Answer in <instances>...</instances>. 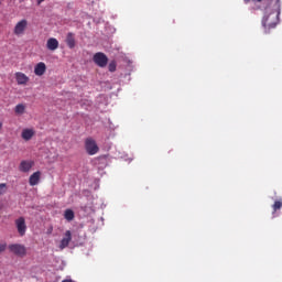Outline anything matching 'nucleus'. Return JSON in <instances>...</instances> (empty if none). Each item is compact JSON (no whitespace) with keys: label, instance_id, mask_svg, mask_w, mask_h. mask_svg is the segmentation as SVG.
<instances>
[{"label":"nucleus","instance_id":"nucleus-1","mask_svg":"<svg viewBox=\"0 0 282 282\" xmlns=\"http://www.w3.org/2000/svg\"><path fill=\"white\" fill-rule=\"evenodd\" d=\"M267 13L262 19V25L268 32L274 30L279 25V15L281 14V3L274 4V11L269 12L268 8L265 9Z\"/></svg>","mask_w":282,"mask_h":282},{"label":"nucleus","instance_id":"nucleus-2","mask_svg":"<svg viewBox=\"0 0 282 282\" xmlns=\"http://www.w3.org/2000/svg\"><path fill=\"white\" fill-rule=\"evenodd\" d=\"M85 149L88 155H96L100 149L98 148V144H96V140L91 138H87L85 140Z\"/></svg>","mask_w":282,"mask_h":282},{"label":"nucleus","instance_id":"nucleus-3","mask_svg":"<svg viewBox=\"0 0 282 282\" xmlns=\"http://www.w3.org/2000/svg\"><path fill=\"white\" fill-rule=\"evenodd\" d=\"M9 250L17 257H25L28 254V249L21 243L9 245Z\"/></svg>","mask_w":282,"mask_h":282},{"label":"nucleus","instance_id":"nucleus-4","mask_svg":"<svg viewBox=\"0 0 282 282\" xmlns=\"http://www.w3.org/2000/svg\"><path fill=\"white\" fill-rule=\"evenodd\" d=\"M93 61L95 64L98 65V67H107V63H109V57H107L105 53L99 52L94 55Z\"/></svg>","mask_w":282,"mask_h":282},{"label":"nucleus","instance_id":"nucleus-5","mask_svg":"<svg viewBox=\"0 0 282 282\" xmlns=\"http://www.w3.org/2000/svg\"><path fill=\"white\" fill-rule=\"evenodd\" d=\"M15 228L20 237H25V232L28 231V225H25L24 217H19L18 219H15Z\"/></svg>","mask_w":282,"mask_h":282},{"label":"nucleus","instance_id":"nucleus-6","mask_svg":"<svg viewBox=\"0 0 282 282\" xmlns=\"http://www.w3.org/2000/svg\"><path fill=\"white\" fill-rule=\"evenodd\" d=\"M25 30H28V20L23 19L15 24L13 34L21 36V34H25Z\"/></svg>","mask_w":282,"mask_h":282},{"label":"nucleus","instance_id":"nucleus-7","mask_svg":"<svg viewBox=\"0 0 282 282\" xmlns=\"http://www.w3.org/2000/svg\"><path fill=\"white\" fill-rule=\"evenodd\" d=\"M33 166H34V161L23 160V161H21V163L19 165V171L21 173H30V171H32Z\"/></svg>","mask_w":282,"mask_h":282},{"label":"nucleus","instance_id":"nucleus-8","mask_svg":"<svg viewBox=\"0 0 282 282\" xmlns=\"http://www.w3.org/2000/svg\"><path fill=\"white\" fill-rule=\"evenodd\" d=\"M70 242H72V231L66 230V232L64 234V238L59 242V249L65 250V248H67V246H69Z\"/></svg>","mask_w":282,"mask_h":282},{"label":"nucleus","instance_id":"nucleus-9","mask_svg":"<svg viewBox=\"0 0 282 282\" xmlns=\"http://www.w3.org/2000/svg\"><path fill=\"white\" fill-rule=\"evenodd\" d=\"M15 80H17L18 85L25 86V85H28V83H30V77L28 75H25L24 73L17 72Z\"/></svg>","mask_w":282,"mask_h":282},{"label":"nucleus","instance_id":"nucleus-10","mask_svg":"<svg viewBox=\"0 0 282 282\" xmlns=\"http://www.w3.org/2000/svg\"><path fill=\"white\" fill-rule=\"evenodd\" d=\"M65 43L67 47H69V50H74V47H76V34H74L73 32H68Z\"/></svg>","mask_w":282,"mask_h":282},{"label":"nucleus","instance_id":"nucleus-11","mask_svg":"<svg viewBox=\"0 0 282 282\" xmlns=\"http://www.w3.org/2000/svg\"><path fill=\"white\" fill-rule=\"evenodd\" d=\"M45 72H47V66L43 62H40L35 65L34 67L35 76H43Z\"/></svg>","mask_w":282,"mask_h":282},{"label":"nucleus","instance_id":"nucleus-12","mask_svg":"<svg viewBox=\"0 0 282 282\" xmlns=\"http://www.w3.org/2000/svg\"><path fill=\"white\" fill-rule=\"evenodd\" d=\"M46 47L51 52H55V50H58V40L56 37H50L46 42Z\"/></svg>","mask_w":282,"mask_h":282},{"label":"nucleus","instance_id":"nucleus-13","mask_svg":"<svg viewBox=\"0 0 282 282\" xmlns=\"http://www.w3.org/2000/svg\"><path fill=\"white\" fill-rule=\"evenodd\" d=\"M39 182H41V172H34L30 178H29V184L30 186H36V184H39Z\"/></svg>","mask_w":282,"mask_h":282},{"label":"nucleus","instance_id":"nucleus-14","mask_svg":"<svg viewBox=\"0 0 282 282\" xmlns=\"http://www.w3.org/2000/svg\"><path fill=\"white\" fill-rule=\"evenodd\" d=\"M22 138L28 142L31 138H34V130L24 129L22 130Z\"/></svg>","mask_w":282,"mask_h":282},{"label":"nucleus","instance_id":"nucleus-15","mask_svg":"<svg viewBox=\"0 0 282 282\" xmlns=\"http://www.w3.org/2000/svg\"><path fill=\"white\" fill-rule=\"evenodd\" d=\"M74 217H75L74 210L66 209L64 212V219H66V221H74Z\"/></svg>","mask_w":282,"mask_h":282},{"label":"nucleus","instance_id":"nucleus-16","mask_svg":"<svg viewBox=\"0 0 282 282\" xmlns=\"http://www.w3.org/2000/svg\"><path fill=\"white\" fill-rule=\"evenodd\" d=\"M14 111L18 116H23V113H25V105L18 104L14 108Z\"/></svg>","mask_w":282,"mask_h":282},{"label":"nucleus","instance_id":"nucleus-17","mask_svg":"<svg viewBox=\"0 0 282 282\" xmlns=\"http://www.w3.org/2000/svg\"><path fill=\"white\" fill-rule=\"evenodd\" d=\"M273 208V213H276V210H281L282 208V199H278L274 202V204L272 205Z\"/></svg>","mask_w":282,"mask_h":282},{"label":"nucleus","instance_id":"nucleus-18","mask_svg":"<svg viewBox=\"0 0 282 282\" xmlns=\"http://www.w3.org/2000/svg\"><path fill=\"white\" fill-rule=\"evenodd\" d=\"M261 1L263 0H252L253 3H261ZM269 1L270 3H274V6H278V3H281V0H267Z\"/></svg>","mask_w":282,"mask_h":282},{"label":"nucleus","instance_id":"nucleus-19","mask_svg":"<svg viewBox=\"0 0 282 282\" xmlns=\"http://www.w3.org/2000/svg\"><path fill=\"white\" fill-rule=\"evenodd\" d=\"M116 67H117L116 61L110 62L108 65L109 72H116Z\"/></svg>","mask_w":282,"mask_h":282},{"label":"nucleus","instance_id":"nucleus-20","mask_svg":"<svg viewBox=\"0 0 282 282\" xmlns=\"http://www.w3.org/2000/svg\"><path fill=\"white\" fill-rule=\"evenodd\" d=\"M7 248H8V243H0V253L1 252H6V250H7Z\"/></svg>","mask_w":282,"mask_h":282},{"label":"nucleus","instance_id":"nucleus-21","mask_svg":"<svg viewBox=\"0 0 282 282\" xmlns=\"http://www.w3.org/2000/svg\"><path fill=\"white\" fill-rule=\"evenodd\" d=\"M2 188H6V184H0V195H1V193H3V192H1L2 191Z\"/></svg>","mask_w":282,"mask_h":282},{"label":"nucleus","instance_id":"nucleus-22","mask_svg":"<svg viewBox=\"0 0 282 282\" xmlns=\"http://www.w3.org/2000/svg\"><path fill=\"white\" fill-rule=\"evenodd\" d=\"M45 0H37V6H41Z\"/></svg>","mask_w":282,"mask_h":282},{"label":"nucleus","instance_id":"nucleus-23","mask_svg":"<svg viewBox=\"0 0 282 282\" xmlns=\"http://www.w3.org/2000/svg\"><path fill=\"white\" fill-rule=\"evenodd\" d=\"M3 129V122L0 121V131Z\"/></svg>","mask_w":282,"mask_h":282},{"label":"nucleus","instance_id":"nucleus-24","mask_svg":"<svg viewBox=\"0 0 282 282\" xmlns=\"http://www.w3.org/2000/svg\"><path fill=\"white\" fill-rule=\"evenodd\" d=\"M62 282H74V281H72V280H63Z\"/></svg>","mask_w":282,"mask_h":282},{"label":"nucleus","instance_id":"nucleus-25","mask_svg":"<svg viewBox=\"0 0 282 282\" xmlns=\"http://www.w3.org/2000/svg\"><path fill=\"white\" fill-rule=\"evenodd\" d=\"M245 1V3H250V1H252V0H243Z\"/></svg>","mask_w":282,"mask_h":282}]
</instances>
